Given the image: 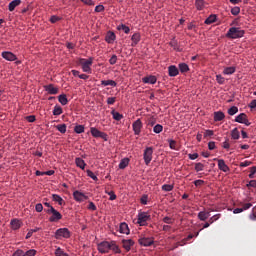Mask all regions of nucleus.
<instances>
[{"label": "nucleus", "instance_id": "c85d7f7f", "mask_svg": "<svg viewBox=\"0 0 256 256\" xmlns=\"http://www.w3.org/2000/svg\"><path fill=\"white\" fill-rule=\"evenodd\" d=\"M58 102H59L61 105H63V106L67 105V104L69 103V100H68L66 94H60V95L58 96Z\"/></svg>", "mask_w": 256, "mask_h": 256}, {"label": "nucleus", "instance_id": "864d4df0", "mask_svg": "<svg viewBox=\"0 0 256 256\" xmlns=\"http://www.w3.org/2000/svg\"><path fill=\"white\" fill-rule=\"evenodd\" d=\"M36 250H28L27 252H23V256H36Z\"/></svg>", "mask_w": 256, "mask_h": 256}, {"label": "nucleus", "instance_id": "c03bdc74", "mask_svg": "<svg viewBox=\"0 0 256 256\" xmlns=\"http://www.w3.org/2000/svg\"><path fill=\"white\" fill-rule=\"evenodd\" d=\"M84 126L83 125H76L74 131L76 134H83L84 133Z\"/></svg>", "mask_w": 256, "mask_h": 256}, {"label": "nucleus", "instance_id": "ea45409f", "mask_svg": "<svg viewBox=\"0 0 256 256\" xmlns=\"http://www.w3.org/2000/svg\"><path fill=\"white\" fill-rule=\"evenodd\" d=\"M179 70L181 73H186L189 71V65L185 64V63H182V64H179Z\"/></svg>", "mask_w": 256, "mask_h": 256}, {"label": "nucleus", "instance_id": "b1692460", "mask_svg": "<svg viewBox=\"0 0 256 256\" xmlns=\"http://www.w3.org/2000/svg\"><path fill=\"white\" fill-rule=\"evenodd\" d=\"M75 163H76V166H77L78 168L82 169V170H84L85 167H86V165H87V164L85 163L84 159L81 158V157H77V158L75 159Z\"/></svg>", "mask_w": 256, "mask_h": 256}, {"label": "nucleus", "instance_id": "58836bf2", "mask_svg": "<svg viewBox=\"0 0 256 256\" xmlns=\"http://www.w3.org/2000/svg\"><path fill=\"white\" fill-rule=\"evenodd\" d=\"M239 112V108L237 106H232L227 110V113L231 116L237 114Z\"/></svg>", "mask_w": 256, "mask_h": 256}, {"label": "nucleus", "instance_id": "cd10ccee", "mask_svg": "<svg viewBox=\"0 0 256 256\" xmlns=\"http://www.w3.org/2000/svg\"><path fill=\"white\" fill-rule=\"evenodd\" d=\"M101 86H103V87H107V86L117 87V82L113 81V80H102L101 81Z\"/></svg>", "mask_w": 256, "mask_h": 256}, {"label": "nucleus", "instance_id": "4d7b16f0", "mask_svg": "<svg viewBox=\"0 0 256 256\" xmlns=\"http://www.w3.org/2000/svg\"><path fill=\"white\" fill-rule=\"evenodd\" d=\"M203 170H204L203 163H196L195 164V171L199 172V171H203Z\"/></svg>", "mask_w": 256, "mask_h": 256}, {"label": "nucleus", "instance_id": "2f4dec72", "mask_svg": "<svg viewBox=\"0 0 256 256\" xmlns=\"http://www.w3.org/2000/svg\"><path fill=\"white\" fill-rule=\"evenodd\" d=\"M110 250L114 251L115 253H121L122 251L119 248V245L116 244V242L112 241L110 242Z\"/></svg>", "mask_w": 256, "mask_h": 256}, {"label": "nucleus", "instance_id": "5701e85b", "mask_svg": "<svg viewBox=\"0 0 256 256\" xmlns=\"http://www.w3.org/2000/svg\"><path fill=\"white\" fill-rule=\"evenodd\" d=\"M10 225L14 231H17L21 227L22 223L19 219H13L11 220Z\"/></svg>", "mask_w": 256, "mask_h": 256}, {"label": "nucleus", "instance_id": "774afa93", "mask_svg": "<svg viewBox=\"0 0 256 256\" xmlns=\"http://www.w3.org/2000/svg\"><path fill=\"white\" fill-rule=\"evenodd\" d=\"M247 187H256V180H250L249 182H248V185H247Z\"/></svg>", "mask_w": 256, "mask_h": 256}, {"label": "nucleus", "instance_id": "79ce46f5", "mask_svg": "<svg viewBox=\"0 0 256 256\" xmlns=\"http://www.w3.org/2000/svg\"><path fill=\"white\" fill-rule=\"evenodd\" d=\"M52 200L55 202H58L59 205H62L64 202V200L61 198V196H59L57 194L52 195Z\"/></svg>", "mask_w": 256, "mask_h": 256}, {"label": "nucleus", "instance_id": "f03ea898", "mask_svg": "<svg viewBox=\"0 0 256 256\" xmlns=\"http://www.w3.org/2000/svg\"><path fill=\"white\" fill-rule=\"evenodd\" d=\"M94 58L90 57L89 59L80 58L78 64L82 67L83 72L92 73L91 66L93 65Z\"/></svg>", "mask_w": 256, "mask_h": 256}, {"label": "nucleus", "instance_id": "f704fd0d", "mask_svg": "<svg viewBox=\"0 0 256 256\" xmlns=\"http://www.w3.org/2000/svg\"><path fill=\"white\" fill-rule=\"evenodd\" d=\"M231 137L234 139V140H238L240 138V132L237 128L233 129L231 131Z\"/></svg>", "mask_w": 256, "mask_h": 256}, {"label": "nucleus", "instance_id": "412c9836", "mask_svg": "<svg viewBox=\"0 0 256 256\" xmlns=\"http://www.w3.org/2000/svg\"><path fill=\"white\" fill-rule=\"evenodd\" d=\"M168 72L170 77H177L179 69L175 65H171L168 67Z\"/></svg>", "mask_w": 256, "mask_h": 256}, {"label": "nucleus", "instance_id": "bf43d9fd", "mask_svg": "<svg viewBox=\"0 0 256 256\" xmlns=\"http://www.w3.org/2000/svg\"><path fill=\"white\" fill-rule=\"evenodd\" d=\"M106 103L108 105H114L116 103V98L115 97H108L106 100Z\"/></svg>", "mask_w": 256, "mask_h": 256}, {"label": "nucleus", "instance_id": "0eeeda50", "mask_svg": "<svg viewBox=\"0 0 256 256\" xmlns=\"http://www.w3.org/2000/svg\"><path fill=\"white\" fill-rule=\"evenodd\" d=\"M151 218V215H148L147 212H142L138 214L137 224L140 226L147 225V221Z\"/></svg>", "mask_w": 256, "mask_h": 256}, {"label": "nucleus", "instance_id": "2eb2a0df", "mask_svg": "<svg viewBox=\"0 0 256 256\" xmlns=\"http://www.w3.org/2000/svg\"><path fill=\"white\" fill-rule=\"evenodd\" d=\"M218 168L223 171V172H229L230 171V167L228 165H226L225 160L224 159H218Z\"/></svg>", "mask_w": 256, "mask_h": 256}, {"label": "nucleus", "instance_id": "5fc2aeb1", "mask_svg": "<svg viewBox=\"0 0 256 256\" xmlns=\"http://www.w3.org/2000/svg\"><path fill=\"white\" fill-rule=\"evenodd\" d=\"M255 174H256V166H252V167L250 168V174L248 175V177H249L250 179H253Z\"/></svg>", "mask_w": 256, "mask_h": 256}, {"label": "nucleus", "instance_id": "aec40b11", "mask_svg": "<svg viewBox=\"0 0 256 256\" xmlns=\"http://www.w3.org/2000/svg\"><path fill=\"white\" fill-rule=\"evenodd\" d=\"M142 82L148 83L150 85H155V83L157 82V78L156 76H146L142 78Z\"/></svg>", "mask_w": 256, "mask_h": 256}, {"label": "nucleus", "instance_id": "39448f33", "mask_svg": "<svg viewBox=\"0 0 256 256\" xmlns=\"http://www.w3.org/2000/svg\"><path fill=\"white\" fill-rule=\"evenodd\" d=\"M143 160L144 163L146 164V166H149V164L152 162L153 160V147H147L144 150L143 153Z\"/></svg>", "mask_w": 256, "mask_h": 256}, {"label": "nucleus", "instance_id": "72a5a7b5", "mask_svg": "<svg viewBox=\"0 0 256 256\" xmlns=\"http://www.w3.org/2000/svg\"><path fill=\"white\" fill-rule=\"evenodd\" d=\"M117 29H118L119 31H123V32L126 33V34H129L130 31H131V29H130L128 26L124 25V24L118 25V26H117Z\"/></svg>", "mask_w": 256, "mask_h": 256}, {"label": "nucleus", "instance_id": "ddd939ff", "mask_svg": "<svg viewBox=\"0 0 256 256\" xmlns=\"http://www.w3.org/2000/svg\"><path fill=\"white\" fill-rule=\"evenodd\" d=\"M138 242L143 247H151V245L154 243V240L150 237H142L138 240Z\"/></svg>", "mask_w": 256, "mask_h": 256}, {"label": "nucleus", "instance_id": "bb28decb", "mask_svg": "<svg viewBox=\"0 0 256 256\" xmlns=\"http://www.w3.org/2000/svg\"><path fill=\"white\" fill-rule=\"evenodd\" d=\"M129 163L130 159L128 157L122 158L119 164V168L124 170L126 167H128Z\"/></svg>", "mask_w": 256, "mask_h": 256}, {"label": "nucleus", "instance_id": "6ab92c4d", "mask_svg": "<svg viewBox=\"0 0 256 256\" xmlns=\"http://www.w3.org/2000/svg\"><path fill=\"white\" fill-rule=\"evenodd\" d=\"M225 118V113L219 111V112H214L213 114V120L214 122H221Z\"/></svg>", "mask_w": 256, "mask_h": 256}, {"label": "nucleus", "instance_id": "3c124183", "mask_svg": "<svg viewBox=\"0 0 256 256\" xmlns=\"http://www.w3.org/2000/svg\"><path fill=\"white\" fill-rule=\"evenodd\" d=\"M162 189H163V191H165V192H171V191H173L174 186H173V185H163V186H162Z\"/></svg>", "mask_w": 256, "mask_h": 256}, {"label": "nucleus", "instance_id": "393cba45", "mask_svg": "<svg viewBox=\"0 0 256 256\" xmlns=\"http://www.w3.org/2000/svg\"><path fill=\"white\" fill-rule=\"evenodd\" d=\"M211 216L210 212L200 211L198 212V219L201 221L207 220Z\"/></svg>", "mask_w": 256, "mask_h": 256}, {"label": "nucleus", "instance_id": "f8f14e48", "mask_svg": "<svg viewBox=\"0 0 256 256\" xmlns=\"http://www.w3.org/2000/svg\"><path fill=\"white\" fill-rule=\"evenodd\" d=\"M98 250L100 251V253H107L111 250V243L109 242H101L100 244H98Z\"/></svg>", "mask_w": 256, "mask_h": 256}, {"label": "nucleus", "instance_id": "6e6d98bb", "mask_svg": "<svg viewBox=\"0 0 256 256\" xmlns=\"http://www.w3.org/2000/svg\"><path fill=\"white\" fill-rule=\"evenodd\" d=\"M118 61V57L116 56V54H113L112 57L109 59V63L111 65H115Z\"/></svg>", "mask_w": 256, "mask_h": 256}, {"label": "nucleus", "instance_id": "09e8293b", "mask_svg": "<svg viewBox=\"0 0 256 256\" xmlns=\"http://www.w3.org/2000/svg\"><path fill=\"white\" fill-rule=\"evenodd\" d=\"M163 221H164L165 224L170 225V224H174L175 220L173 218H170V216H165Z\"/></svg>", "mask_w": 256, "mask_h": 256}, {"label": "nucleus", "instance_id": "4468645a", "mask_svg": "<svg viewBox=\"0 0 256 256\" xmlns=\"http://www.w3.org/2000/svg\"><path fill=\"white\" fill-rule=\"evenodd\" d=\"M135 244L133 239H122V247L127 251H131V248Z\"/></svg>", "mask_w": 256, "mask_h": 256}, {"label": "nucleus", "instance_id": "473e14b6", "mask_svg": "<svg viewBox=\"0 0 256 256\" xmlns=\"http://www.w3.org/2000/svg\"><path fill=\"white\" fill-rule=\"evenodd\" d=\"M111 114L113 116V119L116 121H121L124 118V116L119 112H116V110H112Z\"/></svg>", "mask_w": 256, "mask_h": 256}, {"label": "nucleus", "instance_id": "8fccbe9b", "mask_svg": "<svg viewBox=\"0 0 256 256\" xmlns=\"http://www.w3.org/2000/svg\"><path fill=\"white\" fill-rule=\"evenodd\" d=\"M102 11H105V6L100 4L95 6V12L96 13H102Z\"/></svg>", "mask_w": 256, "mask_h": 256}, {"label": "nucleus", "instance_id": "4be33fe9", "mask_svg": "<svg viewBox=\"0 0 256 256\" xmlns=\"http://www.w3.org/2000/svg\"><path fill=\"white\" fill-rule=\"evenodd\" d=\"M21 0H14V1H11L9 4H8V10L9 11H14L15 8L19 7L21 5Z\"/></svg>", "mask_w": 256, "mask_h": 256}, {"label": "nucleus", "instance_id": "338daca9", "mask_svg": "<svg viewBox=\"0 0 256 256\" xmlns=\"http://www.w3.org/2000/svg\"><path fill=\"white\" fill-rule=\"evenodd\" d=\"M12 256H24V251L23 250H17L13 253Z\"/></svg>", "mask_w": 256, "mask_h": 256}, {"label": "nucleus", "instance_id": "49530a36", "mask_svg": "<svg viewBox=\"0 0 256 256\" xmlns=\"http://www.w3.org/2000/svg\"><path fill=\"white\" fill-rule=\"evenodd\" d=\"M216 81L219 83V85H224L225 77H223L222 75L218 74V75H216Z\"/></svg>", "mask_w": 256, "mask_h": 256}, {"label": "nucleus", "instance_id": "a878e982", "mask_svg": "<svg viewBox=\"0 0 256 256\" xmlns=\"http://www.w3.org/2000/svg\"><path fill=\"white\" fill-rule=\"evenodd\" d=\"M105 40L107 43H113L116 40V34L114 32H107Z\"/></svg>", "mask_w": 256, "mask_h": 256}, {"label": "nucleus", "instance_id": "c756f323", "mask_svg": "<svg viewBox=\"0 0 256 256\" xmlns=\"http://www.w3.org/2000/svg\"><path fill=\"white\" fill-rule=\"evenodd\" d=\"M195 6L198 10H203L207 6V3L204 0H196Z\"/></svg>", "mask_w": 256, "mask_h": 256}, {"label": "nucleus", "instance_id": "423d86ee", "mask_svg": "<svg viewBox=\"0 0 256 256\" xmlns=\"http://www.w3.org/2000/svg\"><path fill=\"white\" fill-rule=\"evenodd\" d=\"M90 133L92 134L93 137L95 138H101L103 139L105 142L108 141V134L105 132H102L100 130H98L97 128H91L90 129Z\"/></svg>", "mask_w": 256, "mask_h": 256}, {"label": "nucleus", "instance_id": "9d476101", "mask_svg": "<svg viewBox=\"0 0 256 256\" xmlns=\"http://www.w3.org/2000/svg\"><path fill=\"white\" fill-rule=\"evenodd\" d=\"M1 57L6 59V61H8V62H14V61H17V59H18L17 56H15V54L10 51L2 52Z\"/></svg>", "mask_w": 256, "mask_h": 256}, {"label": "nucleus", "instance_id": "603ef678", "mask_svg": "<svg viewBox=\"0 0 256 256\" xmlns=\"http://www.w3.org/2000/svg\"><path fill=\"white\" fill-rule=\"evenodd\" d=\"M239 13H240L239 6H234V8L231 9V14L232 15L237 16V15H239Z\"/></svg>", "mask_w": 256, "mask_h": 256}, {"label": "nucleus", "instance_id": "de8ad7c7", "mask_svg": "<svg viewBox=\"0 0 256 256\" xmlns=\"http://www.w3.org/2000/svg\"><path fill=\"white\" fill-rule=\"evenodd\" d=\"M220 217H221L220 213L213 215V216L209 219V223H210V224L215 223V221H217L218 219H220Z\"/></svg>", "mask_w": 256, "mask_h": 256}, {"label": "nucleus", "instance_id": "a18cd8bd", "mask_svg": "<svg viewBox=\"0 0 256 256\" xmlns=\"http://www.w3.org/2000/svg\"><path fill=\"white\" fill-rule=\"evenodd\" d=\"M106 194L110 196V197H109V200H110V201H114V200L117 199V195L115 194L114 191H107V190H106Z\"/></svg>", "mask_w": 256, "mask_h": 256}, {"label": "nucleus", "instance_id": "37998d69", "mask_svg": "<svg viewBox=\"0 0 256 256\" xmlns=\"http://www.w3.org/2000/svg\"><path fill=\"white\" fill-rule=\"evenodd\" d=\"M155 134H161L163 131V126L161 124H156L153 128Z\"/></svg>", "mask_w": 256, "mask_h": 256}, {"label": "nucleus", "instance_id": "1a4fd4ad", "mask_svg": "<svg viewBox=\"0 0 256 256\" xmlns=\"http://www.w3.org/2000/svg\"><path fill=\"white\" fill-rule=\"evenodd\" d=\"M73 197H74V200L79 203L84 202L89 199L88 196H86L85 194H83V192H81L79 190H75L73 192Z\"/></svg>", "mask_w": 256, "mask_h": 256}, {"label": "nucleus", "instance_id": "e2e57ef3", "mask_svg": "<svg viewBox=\"0 0 256 256\" xmlns=\"http://www.w3.org/2000/svg\"><path fill=\"white\" fill-rule=\"evenodd\" d=\"M36 212H42L44 207L41 203H37L35 206Z\"/></svg>", "mask_w": 256, "mask_h": 256}, {"label": "nucleus", "instance_id": "a19ab883", "mask_svg": "<svg viewBox=\"0 0 256 256\" xmlns=\"http://www.w3.org/2000/svg\"><path fill=\"white\" fill-rule=\"evenodd\" d=\"M56 256H69L68 253H66L64 250H62L61 247H58L55 251Z\"/></svg>", "mask_w": 256, "mask_h": 256}, {"label": "nucleus", "instance_id": "f3484780", "mask_svg": "<svg viewBox=\"0 0 256 256\" xmlns=\"http://www.w3.org/2000/svg\"><path fill=\"white\" fill-rule=\"evenodd\" d=\"M140 40H141L140 33L133 34L131 37V41H132L131 47H136L138 45V43L140 42Z\"/></svg>", "mask_w": 256, "mask_h": 256}, {"label": "nucleus", "instance_id": "6e6552de", "mask_svg": "<svg viewBox=\"0 0 256 256\" xmlns=\"http://www.w3.org/2000/svg\"><path fill=\"white\" fill-rule=\"evenodd\" d=\"M234 121L237 122V123H242L245 126H250L251 125V123L249 122L248 117L245 113H241L238 116H236Z\"/></svg>", "mask_w": 256, "mask_h": 256}, {"label": "nucleus", "instance_id": "0e129e2a", "mask_svg": "<svg viewBox=\"0 0 256 256\" xmlns=\"http://www.w3.org/2000/svg\"><path fill=\"white\" fill-rule=\"evenodd\" d=\"M251 164H252V162H250V161H244V162L240 163V167H242V168L249 167V166H251Z\"/></svg>", "mask_w": 256, "mask_h": 256}, {"label": "nucleus", "instance_id": "f257e3e1", "mask_svg": "<svg viewBox=\"0 0 256 256\" xmlns=\"http://www.w3.org/2000/svg\"><path fill=\"white\" fill-rule=\"evenodd\" d=\"M245 35V30L240 27H231L228 29L226 37L230 39L243 38Z\"/></svg>", "mask_w": 256, "mask_h": 256}, {"label": "nucleus", "instance_id": "a211bd4d", "mask_svg": "<svg viewBox=\"0 0 256 256\" xmlns=\"http://www.w3.org/2000/svg\"><path fill=\"white\" fill-rule=\"evenodd\" d=\"M45 90L50 95H56V94L59 93V89L58 88H54L53 84L46 85L45 86Z\"/></svg>", "mask_w": 256, "mask_h": 256}, {"label": "nucleus", "instance_id": "7ed1b4c3", "mask_svg": "<svg viewBox=\"0 0 256 256\" xmlns=\"http://www.w3.org/2000/svg\"><path fill=\"white\" fill-rule=\"evenodd\" d=\"M44 211L51 215L49 217L50 223H57L59 220L62 219V214L59 211L55 210V207L47 208Z\"/></svg>", "mask_w": 256, "mask_h": 256}, {"label": "nucleus", "instance_id": "9b49d317", "mask_svg": "<svg viewBox=\"0 0 256 256\" xmlns=\"http://www.w3.org/2000/svg\"><path fill=\"white\" fill-rule=\"evenodd\" d=\"M132 127H133V131H134V134L139 136L140 133H141V129L143 128V124L140 120V118H138L133 124H132Z\"/></svg>", "mask_w": 256, "mask_h": 256}, {"label": "nucleus", "instance_id": "e433bc0d", "mask_svg": "<svg viewBox=\"0 0 256 256\" xmlns=\"http://www.w3.org/2000/svg\"><path fill=\"white\" fill-rule=\"evenodd\" d=\"M63 113V109L61 108V106L56 105L53 109V115L55 116H59Z\"/></svg>", "mask_w": 256, "mask_h": 256}, {"label": "nucleus", "instance_id": "20e7f679", "mask_svg": "<svg viewBox=\"0 0 256 256\" xmlns=\"http://www.w3.org/2000/svg\"><path fill=\"white\" fill-rule=\"evenodd\" d=\"M70 236H71V232L69 228H59L55 232V239L57 240H61L62 238L69 239Z\"/></svg>", "mask_w": 256, "mask_h": 256}, {"label": "nucleus", "instance_id": "13d9d810", "mask_svg": "<svg viewBox=\"0 0 256 256\" xmlns=\"http://www.w3.org/2000/svg\"><path fill=\"white\" fill-rule=\"evenodd\" d=\"M86 174L88 177L92 178L93 180H98L97 175H95L91 170H87Z\"/></svg>", "mask_w": 256, "mask_h": 256}, {"label": "nucleus", "instance_id": "7c9ffc66", "mask_svg": "<svg viewBox=\"0 0 256 256\" xmlns=\"http://www.w3.org/2000/svg\"><path fill=\"white\" fill-rule=\"evenodd\" d=\"M216 20H217L216 14H211L208 18H206L205 24L211 25V24L215 23Z\"/></svg>", "mask_w": 256, "mask_h": 256}, {"label": "nucleus", "instance_id": "69168bd1", "mask_svg": "<svg viewBox=\"0 0 256 256\" xmlns=\"http://www.w3.org/2000/svg\"><path fill=\"white\" fill-rule=\"evenodd\" d=\"M147 202H148V196L147 195H142L141 197V203L143 205H147Z\"/></svg>", "mask_w": 256, "mask_h": 256}, {"label": "nucleus", "instance_id": "c9c22d12", "mask_svg": "<svg viewBox=\"0 0 256 256\" xmlns=\"http://www.w3.org/2000/svg\"><path fill=\"white\" fill-rule=\"evenodd\" d=\"M236 72V68L231 66V67H227L223 70V73L226 74V75H231L233 73Z\"/></svg>", "mask_w": 256, "mask_h": 256}, {"label": "nucleus", "instance_id": "dca6fc26", "mask_svg": "<svg viewBox=\"0 0 256 256\" xmlns=\"http://www.w3.org/2000/svg\"><path fill=\"white\" fill-rule=\"evenodd\" d=\"M119 232L121 234H126V235L130 234V229H129V226L126 222H121L120 223Z\"/></svg>", "mask_w": 256, "mask_h": 256}, {"label": "nucleus", "instance_id": "052dcab7", "mask_svg": "<svg viewBox=\"0 0 256 256\" xmlns=\"http://www.w3.org/2000/svg\"><path fill=\"white\" fill-rule=\"evenodd\" d=\"M214 135V131L213 130H206L204 133V137H212Z\"/></svg>", "mask_w": 256, "mask_h": 256}, {"label": "nucleus", "instance_id": "4c0bfd02", "mask_svg": "<svg viewBox=\"0 0 256 256\" xmlns=\"http://www.w3.org/2000/svg\"><path fill=\"white\" fill-rule=\"evenodd\" d=\"M56 128L58 129L59 133L61 134H65L67 131V125L66 124H59L56 126Z\"/></svg>", "mask_w": 256, "mask_h": 256}, {"label": "nucleus", "instance_id": "680f3d73", "mask_svg": "<svg viewBox=\"0 0 256 256\" xmlns=\"http://www.w3.org/2000/svg\"><path fill=\"white\" fill-rule=\"evenodd\" d=\"M169 146L171 150H176V141L175 140H169Z\"/></svg>", "mask_w": 256, "mask_h": 256}]
</instances>
